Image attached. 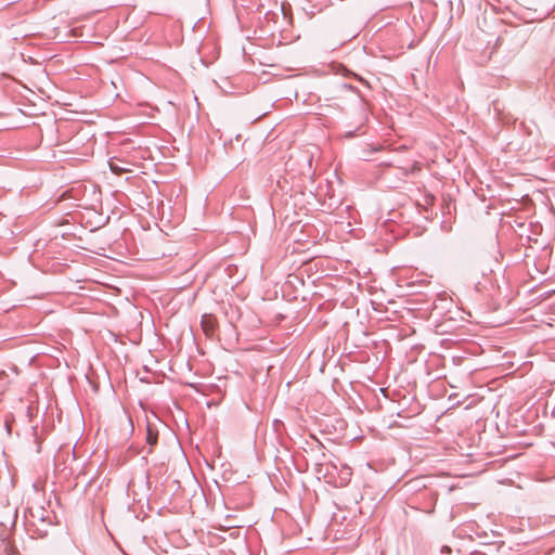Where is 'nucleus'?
<instances>
[{
  "mask_svg": "<svg viewBox=\"0 0 555 555\" xmlns=\"http://www.w3.org/2000/svg\"><path fill=\"white\" fill-rule=\"evenodd\" d=\"M219 384H216L214 386L210 385V405L217 404L222 400V397L224 395V389L227 386L225 378L219 377L218 378Z\"/></svg>",
  "mask_w": 555,
  "mask_h": 555,
  "instance_id": "2",
  "label": "nucleus"
},
{
  "mask_svg": "<svg viewBox=\"0 0 555 555\" xmlns=\"http://www.w3.org/2000/svg\"><path fill=\"white\" fill-rule=\"evenodd\" d=\"M209 326H210V331L212 330V322L210 321L209 323Z\"/></svg>",
  "mask_w": 555,
  "mask_h": 555,
  "instance_id": "7",
  "label": "nucleus"
},
{
  "mask_svg": "<svg viewBox=\"0 0 555 555\" xmlns=\"http://www.w3.org/2000/svg\"><path fill=\"white\" fill-rule=\"evenodd\" d=\"M28 526V531L44 537L47 528L51 526L50 513L43 507L28 508V515L25 516Z\"/></svg>",
  "mask_w": 555,
  "mask_h": 555,
  "instance_id": "1",
  "label": "nucleus"
},
{
  "mask_svg": "<svg viewBox=\"0 0 555 555\" xmlns=\"http://www.w3.org/2000/svg\"><path fill=\"white\" fill-rule=\"evenodd\" d=\"M146 442L150 446L149 453L152 452V448L158 442V430L154 425L150 423L146 425Z\"/></svg>",
  "mask_w": 555,
  "mask_h": 555,
  "instance_id": "3",
  "label": "nucleus"
},
{
  "mask_svg": "<svg viewBox=\"0 0 555 555\" xmlns=\"http://www.w3.org/2000/svg\"><path fill=\"white\" fill-rule=\"evenodd\" d=\"M420 169L421 168L418 166H416V165L413 167V170H420Z\"/></svg>",
  "mask_w": 555,
  "mask_h": 555,
  "instance_id": "5",
  "label": "nucleus"
},
{
  "mask_svg": "<svg viewBox=\"0 0 555 555\" xmlns=\"http://www.w3.org/2000/svg\"><path fill=\"white\" fill-rule=\"evenodd\" d=\"M111 169H112L113 171H115V170H116V167H114L113 165H111Z\"/></svg>",
  "mask_w": 555,
  "mask_h": 555,
  "instance_id": "6",
  "label": "nucleus"
},
{
  "mask_svg": "<svg viewBox=\"0 0 555 555\" xmlns=\"http://www.w3.org/2000/svg\"><path fill=\"white\" fill-rule=\"evenodd\" d=\"M201 326L204 332V334L208 337V314L205 313L202 317Z\"/></svg>",
  "mask_w": 555,
  "mask_h": 555,
  "instance_id": "4",
  "label": "nucleus"
}]
</instances>
